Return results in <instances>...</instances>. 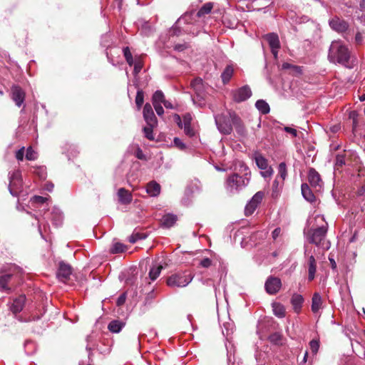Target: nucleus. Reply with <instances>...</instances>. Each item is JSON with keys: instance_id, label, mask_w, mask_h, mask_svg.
<instances>
[{"instance_id": "42", "label": "nucleus", "mask_w": 365, "mask_h": 365, "mask_svg": "<svg viewBox=\"0 0 365 365\" xmlns=\"http://www.w3.org/2000/svg\"><path fill=\"white\" fill-rule=\"evenodd\" d=\"M153 127L154 126L148 125L143 128L145 136L150 140H153L155 139L153 131Z\"/></svg>"}, {"instance_id": "51", "label": "nucleus", "mask_w": 365, "mask_h": 365, "mask_svg": "<svg viewBox=\"0 0 365 365\" xmlns=\"http://www.w3.org/2000/svg\"><path fill=\"white\" fill-rule=\"evenodd\" d=\"M24 155V148L19 149L16 153V158L18 160H23Z\"/></svg>"}, {"instance_id": "52", "label": "nucleus", "mask_w": 365, "mask_h": 365, "mask_svg": "<svg viewBox=\"0 0 365 365\" xmlns=\"http://www.w3.org/2000/svg\"><path fill=\"white\" fill-rule=\"evenodd\" d=\"M153 106L158 115H162L164 113V109L160 104H155Z\"/></svg>"}, {"instance_id": "30", "label": "nucleus", "mask_w": 365, "mask_h": 365, "mask_svg": "<svg viewBox=\"0 0 365 365\" xmlns=\"http://www.w3.org/2000/svg\"><path fill=\"white\" fill-rule=\"evenodd\" d=\"M123 326H124V323H123L118 320H113L109 323V324L108 326V329L111 332L118 333L121 330V329L123 328Z\"/></svg>"}, {"instance_id": "11", "label": "nucleus", "mask_w": 365, "mask_h": 365, "mask_svg": "<svg viewBox=\"0 0 365 365\" xmlns=\"http://www.w3.org/2000/svg\"><path fill=\"white\" fill-rule=\"evenodd\" d=\"M281 287V279L272 276L267 278L264 284L265 290L269 294H277L279 291Z\"/></svg>"}, {"instance_id": "7", "label": "nucleus", "mask_w": 365, "mask_h": 365, "mask_svg": "<svg viewBox=\"0 0 365 365\" xmlns=\"http://www.w3.org/2000/svg\"><path fill=\"white\" fill-rule=\"evenodd\" d=\"M264 197V192L263 191H258L256 192L245 206V215L246 216L251 215L255 211L258 205L262 202Z\"/></svg>"}, {"instance_id": "20", "label": "nucleus", "mask_w": 365, "mask_h": 365, "mask_svg": "<svg viewBox=\"0 0 365 365\" xmlns=\"http://www.w3.org/2000/svg\"><path fill=\"white\" fill-rule=\"evenodd\" d=\"M192 118L191 114L186 113L183 115V125L182 128H184L185 133L188 136H193L195 135V132L191 127V122Z\"/></svg>"}, {"instance_id": "14", "label": "nucleus", "mask_w": 365, "mask_h": 365, "mask_svg": "<svg viewBox=\"0 0 365 365\" xmlns=\"http://www.w3.org/2000/svg\"><path fill=\"white\" fill-rule=\"evenodd\" d=\"M143 117L148 125L155 126L157 124V118L153 110L152 106L147 103L143 108Z\"/></svg>"}, {"instance_id": "27", "label": "nucleus", "mask_w": 365, "mask_h": 365, "mask_svg": "<svg viewBox=\"0 0 365 365\" xmlns=\"http://www.w3.org/2000/svg\"><path fill=\"white\" fill-rule=\"evenodd\" d=\"M163 269L161 264H153L149 271V277L152 281L155 280Z\"/></svg>"}, {"instance_id": "61", "label": "nucleus", "mask_w": 365, "mask_h": 365, "mask_svg": "<svg viewBox=\"0 0 365 365\" xmlns=\"http://www.w3.org/2000/svg\"><path fill=\"white\" fill-rule=\"evenodd\" d=\"M307 357H308V352L306 351L304 353V357H303V359H302V361L301 362V364H307Z\"/></svg>"}, {"instance_id": "46", "label": "nucleus", "mask_w": 365, "mask_h": 365, "mask_svg": "<svg viewBox=\"0 0 365 365\" xmlns=\"http://www.w3.org/2000/svg\"><path fill=\"white\" fill-rule=\"evenodd\" d=\"M309 346L312 352L314 354H316L318 352L319 348V341L317 339H312L309 342Z\"/></svg>"}, {"instance_id": "17", "label": "nucleus", "mask_w": 365, "mask_h": 365, "mask_svg": "<svg viewBox=\"0 0 365 365\" xmlns=\"http://www.w3.org/2000/svg\"><path fill=\"white\" fill-rule=\"evenodd\" d=\"M12 277V274L4 272L0 273V291L6 292L7 293L11 292V288L9 287L8 284L11 281Z\"/></svg>"}, {"instance_id": "16", "label": "nucleus", "mask_w": 365, "mask_h": 365, "mask_svg": "<svg viewBox=\"0 0 365 365\" xmlns=\"http://www.w3.org/2000/svg\"><path fill=\"white\" fill-rule=\"evenodd\" d=\"M331 27L337 32L342 33L347 30L348 24L339 18H334L329 23Z\"/></svg>"}, {"instance_id": "41", "label": "nucleus", "mask_w": 365, "mask_h": 365, "mask_svg": "<svg viewBox=\"0 0 365 365\" xmlns=\"http://www.w3.org/2000/svg\"><path fill=\"white\" fill-rule=\"evenodd\" d=\"M345 165V155L343 154H338L336 156L335 167L339 169Z\"/></svg>"}, {"instance_id": "18", "label": "nucleus", "mask_w": 365, "mask_h": 365, "mask_svg": "<svg viewBox=\"0 0 365 365\" xmlns=\"http://www.w3.org/2000/svg\"><path fill=\"white\" fill-rule=\"evenodd\" d=\"M26 302L25 295H20L14 299L13 303L11 306V311L14 314L19 313L22 311Z\"/></svg>"}, {"instance_id": "31", "label": "nucleus", "mask_w": 365, "mask_h": 365, "mask_svg": "<svg viewBox=\"0 0 365 365\" xmlns=\"http://www.w3.org/2000/svg\"><path fill=\"white\" fill-rule=\"evenodd\" d=\"M272 309L274 315L278 317H284L285 316V308L280 303L274 302L272 304Z\"/></svg>"}, {"instance_id": "47", "label": "nucleus", "mask_w": 365, "mask_h": 365, "mask_svg": "<svg viewBox=\"0 0 365 365\" xmlns=\"http://www.w3.org/2000/svg\"><path fill=\"white\" fill-rule=\"evenodd\" d=\"M32 202L36 204H43L48 200L47 197L39 196V195H35L32 197Z\"/></svg>"}, {"instance_id": "5", "label": "nucleus", "mask_w": 365, "mask_h": 365, "mask_svg": "<svg viewBox=\"0 0 365 365\" xmlns=\"http://www.w3.org/2000/svg\"><path fill=\"white\" fill-rule=\"evenodd\" d=\"M215 123L220 133L229 135L232 131V121L230 115L220 114L215 116Z\"/></svg>"}, {"instance_id": "59", "label": "nucleus", "mask_w": 365, "mask_h": 365, "mask_svg": "<svg viewBox=\"0 0 365 365\" xmlns=\"http://www.w3.org/2000/svg\"><path fill=\"white\" fill-rule=\"evenodd\" d=\"M329 261H330V264H331V267L332 269H336V263L335 262V260L333 259V258H331L329 257Z\"/></svg>"}, {"instance_id": "34", "label": "nucleus", "mask_w": 365, "mask_h": 365, "mask_svg": "<svg viewBox=\"0 0 365 365\" xmlns=\"http://www.w3.org/2000/svg\"><path fill=\"white\" fill-rule=\"evenodd\" d=\"M287 175V165L284 162H282L279 163L278 166V175L277 180L274 181L276 182L277 180V178H280L282 180V182H283L285 180L286 177Z\"/></svg>"}, {"instance_id": "55", "label": "nucleus", "mask_w": 365, "mask_h": 365, "mask_svg": "<svg viewBox=\"0 0 365 365\" xmlns=\"http://www.w3.org/2000/svg\"><path fill=\"white\" fill-rule=\"evenodd\" d=\"M280 234H281V229L279 227L275 228L272 233V238L274 240H276L280 235Z\"/></svg>"}, {"instance_id": "37", "label": "nucleus", "mask_w": 365, "mask_h": 365, "mask_svg": "<svg viewBox=\"0 0 365 365\" xmlns=\"http://www.w3.org/2000/svg\"><path fill=\"white\" fill-rule=\"evenodd\" d=\"M127 250V246L123 245L121 242H115L113 245L112 247L110 248V253L112 254H118V253H122Z\"/></svg>"}, {"instance_id": "19", "label": "nucleus", "mask_w": 365, "mask_h": 365, "mask_svg": "<svg viewBox=\"0 0 365 365\" xmlns=\"http://www.w3.org/2000/svg\"><path fill=\"white\" fill-rule=\"evenodd\" d=\"M118 196L119 202L123 205L130 204L133 200L131 192L123 187L118 190Z\"/></svg>"}, {"instance_id": "43", "label": "nucleus", "mask_w": 365, "mask_h": 365, "mask_svg": "<svg viewBox=\"0 0 365 365\" xmlns=\"http://www.w3.org/2000/svg\"><path fill=\"white\" fill-rule=\"evenodd\" d=\"M123 54L127 63L130 66H132L133 64V58L128 47H125L123 48Z\"/></svg>"}, {"instance_id": "62", "label": "nucleus", "mask_w": 365, "mask_h": 365, "mask_svg": "<svg viewBox=\"0 0 365 365\" xmlns=\"http://www.w3.org/2000/svg\"><path fill=\"white\" fill-rule=\"evenodd\" d=\"M360 8L364 10L365 9V0H360Z\"/></svg>"}, {"instance_id": "25", "label": "nucleus", "mask_w": 365, "mask_h": 365, "mask_svg": "<svg viewBox=\"0 0 365 365\" xmlns=\"http://www.w3.org/2000/svg\"><path fill=\"white\" fill-rule=\"evenodd\" d=\"M302 194L303 197L309 202L315 201V196L307 183H303L301 186Z\"/></svg>"}, {"instance_id": "32", "label": "nucleus", "mask_w": 365, "mask_h": 365, "mask_svg": "<svg viewBox=\"0 0 365 365\" xmlns=\"http://www.w3.org/2000/svg\"><path fill=\"white\" fill-rule=\"evenodd\" d=\"M255 106L262 114L268 113L270 110L269 104L264 100L257 101Z\"/></svg>"}, {"instance_id": "2", "label": "nucleus", "mask_w": 365, "mask_h": 365, "mask_svg": "<svg viewBox=\"0 0 365 365\" xmlns=\"http://www.w3.org/2000/svg\"><path fill=\"white\" fill-rule=\"evenodd\" d=\"M247 173H245L243 176L237 173L230 175L226 180L227 189L231 192L242 190L250 182V178L247 177Z\"/></svg>"}, {"instance_id": "48", "label": "nucleus", "mask_w": 365, "mask_h": 365, "mask_svg": "<svg viewBox=\"0 0 365 365\" xmlns=\"http://www.w3.org/2000/svg\"><path fill=\"white\" fill-rule=\"evenodd\" d=\"M126 297H127L126 292H123V294H121L117 299V301H116L117 306L120 307V306L123 305L125 302Z\"/></svg>"}, {"instance_id": "15", "label": "nucleus", "mask_w": 365, "mask_h": 365, "mask_svg": "<svg viewBox=\"0 0 365 365\" xmlns=\"http://www.w3.org/2000/svg\"><path fill=\"white\" fill-rule=\"evenodd\" d=\"M308 180L313 187H321L323 183L319 173L313 168L309 170Z\"/></svg>"}, {"instance_id": "12", "label": "nucleus", "mask_w": 365, "mask_h": 365, "mask_svg": "<svg viewBox=\"0 0 365 365\" xmlns=\"http://www.w3.org/2000/svg\"><path fill=\"white\" fill-rule=\"evenodd\" d=\"M255 160L257 167L264 170L261 173L263 177H269L272 174V169L268 165L267 160L261 154H255Z\"/></svg>"}, {"instance_id": "56", "label": "nucleus", "mask_w": 365, "mask_h": 365, "mask_svg": "<svg viewBox=\"0 0 365 365\" xmlns=\"http://www.w3.org/2000/svg\"><path fill=\"white\" fill-rule=\"evenodd\" d=\"M363 36L360 32H357L355 36V41L357 44H360L362 42Z\"/></svg>"}, {"instance_id": "40", "label": "nucleus", "mask_w": 365, "mask_h": 365, "mask_svg": "<svg viewBox=\"0 0 365 365\" xmlns=\"http://www.w3.org/2000/svg\"><path fill=\"white\" fill-rule=\"evenodd\" d=\"M269 339L274 344L279 345L282 344V336L279 333H274L269 336Z\"/></svg>"}, {"instance_id": "36", "label": "nucleus", "mask_w": 365, "mask_h": 365, "mask_svg": "<svg viewBox=\"0 0 365 365\" xmlns=\"http://www.w3.org/2000/svg\"><path fill=\"white\" fill-rule=\"evenodd\" d=\"M152 101L153 106L163 103L165 101L163 93L161 91H156L153 95Z\"/></svg>"}, {"instance_id": "39", "label": "nucleus", "mask_w": 365, "mask_h": 365, "mask_svg": "<svg viewBox=\"0 0 365 365\" xmlns=\"http://www.w3.org/2000/svg\"><path fill=\"white\" fill-rule=\"evenodd\" d=\"M145 235L143 233H140V232H133L129 237H128V241L129 242L132 243V244H134L138 240H142V239H145Z\"/></svg>"}, {"instance_id": "13", "label": "nucleus", "mask_w": 365, "mask_h": 365, "mask_svg": "<svg viewBox=\"0 0 365 365\" xmlns=\"http://www.w3.org/2000/svg\"><path fill=\"white\" fill-rule=\"evenodd\" d=\"M11 98L18 107H20L25 100V93L19 86H13L11 89Z\"/></svg>"}, {"instance_id": "23", "label": "nucleus", "mask_w": 365, "mask_h": 365, "mask_svg": "<svg viewBox=\"0 0 365 365\" xmlns=\"http://www.w3.org/2000/svg\"><path fill=\"white\" fill-rule=\"evenodd\" d=\"M303 302L304 298L301 294H294L292 295L291 303L296 313H299L300 312Z\"/></svg>"}, {"instance_id": "57", "label": "nucleus", "mask_w": 365, "mask_h": 365, "mask_svg": "<svg viewBox=\"0 0 365 365\" xmlns=\"http://www.w3.org/2000/svg\"><path fill=\"white\" fill-rule=\"evenodd\" d=\"M136 158L140 160H145V157L140 149H138L136 152Z\"/></svg>"}, {"instance_id": "44", "label": "nucleus", "mask_w": 365, "mask_h": 365, "mask_svg": "<svg viewBox=\"0 0 365 365\" xmlns=\"http://www.w3.org/2000/svg\"><path fill=\"white\" fill-rule=\"evenodd\" d=\"M358 116H359V114L355 110H352L349 113V117L350 119L352 120V127H353V130H354L357 125H358Z\"/></svg>"}, {"instance_id": "50", "label": "nucleus", "mask_w": 365, "mask_h": 365, "mask_svg": "<svg viewBox=\"0 0 365 365\" xmlns=\"http://www.w3.org/2000/svg\"><path fill=\"white\" fill-rule=\"evenodd\" d=\"M174 144L180 150H184L185 148V145L182 142V140L178 138H174Z\"/></svg>"}, {"instance_id": "10", "label": "nucleus", "mask_w": 365, "mask_h": 365, "mask_svg": "<svg viewBox=\"0 0 365 365\" xmlns=\"http://www.w3.org/2000/svg\"><path fill=\"white\" fill-rule=\"evenodd\" d=\"M264 38L267 41L274 58H277L278 51L280 48V42L278 35L275 33H269L266 34Z\"/></svg>"}, {"instance_id": "58", "label": "nucleus", "mask_w": 365, "mask_h": 365, "mask_svg": "<svg viewBox=\"0 0 365 365\" xmlns=\"http://www.w3.org/2000/svg\"><path fill=\"white\" fill-rule=\"evenodd\" d=\"M141 68H142V65L140 63H135V66H134V72L135 73H138L140 71Z\"/></svg>"}, {"instance_id": "22", "label": "nucleus", "mask_w": 365, "mask_h": 365, "mask_svg": "<svg viewBox=\"0 0 365 365\" xmlns=\"http://www.w3.org/2000/svg\"><path fill=\"white\" fill-rule=\"evenodd\" d=\"M178 220V217L175 215L168 213L163 216L161 224L166 228L173 227Z\"/></svg>"}, {"instance_id": "3", "label": "nucleus", "mask_w": 365, "mask_h": 365, "mask_svg": "<svg viewBox=\"0 0 365 365\" xmlns=\"http://www.w3.org/2000/svg\"><path fill=\"white\" fill-rule=\"evenodd\" d=\"M327 233V226H322L315 229H309L307 232V239L311 244L320 246L324 240Z\"/></svg>"}, {"instance_id": "26", "label": "nucleus", "mask_w": 365, "mask_h": 365, "mask_svg": "<svg viewBox=\"0 0 365 365\" xmlns=\"http://www.w3.org/2000/svg\"><path fill=\"white\" fill-rule=\"evenodd\" d=\"M322 304V300L320 294L317 292H315L313 294L312 299V311L314 313H317L319 309L321 308Z\"/></svg>"}, {"instance_id": "6", "label": "nucleus", "mask_w": 365, "mask_h": 365, "mask_svg": "<svg viewBox=\"0 0 365 365\" xmlns=\"http://www.w3.org/2000/svg\"><path fill=\"white\" fill-rule=\"evenodd\" d=\"M73 272L71 266L65 262H60L56 272L57 279L63 283H66L70 280Z\"/></svg>"}, {"instance_id": "63", "label": "nucleus", "mask_w": 365, "mask_h": 365, "mask_svg": "<svg viewBox=\"0 0 365 365\" xmlns=\"http://www.w3.org/2000/svg\"><path fill=\"white\" fill-rule=\"evenodd\" d=\"M359 100L361 101H365V93H364L363 95H361V96H359Z\"/></svg>"}, {"instance_id": "60", "label": "nucleus", "mask_w": 365, "mask_h": 365, "mask_svg": "<svg viewBox=\"0 0 365 365\" xmlns=\"http://www.w3.org/2000/svg\"><path fill=\"white\" fill-rule=\"evenodd\" d=\"M163 105L166 108H173L172 103L166 100L164 101Z\"/></svg>"}, {"instance_id": "33", "label": "nucleus", "mask_w": 365, "mask_h": 365, "mask_svg": "<svg viewBox=\"0 0 365 365\" xmlns=\"http://www.w3.org/2000/svg\"><path fill=\"white\" fill-rule=\"evenodd\" d=\"M213 8V4L211 2H208L205 4L197 11V16L202 17L205 14H207L211 12Z\"/></svg>"}, {"instance_id": "21", "label": "nucleus", "mask_w": 365, "mask_h": 365, "mask_svg": "<svg viewBox=\"0 0 365 365\" xmlns=\"http://www.w3.org/2000/svg\"><path fill=\"white\" fill-rule=\"evenodd\" d=\"M160 185L155 181H151L147 184L146 192L152 197H157L160 193Z\"/></svg>"}, {"instance_id": "53", "label": "nucleus", "mask_w": 365, "mask_h": 365, "mask_svg": "<svg viewBox=\"0 0 365 365\" xmlns=\"http://www.w3.org/2000/svg\"><path fill=\"white\" fill-rule=\"evenodd\" d=\"M284 129L287 133L292 134L294 137L297 135V131L294 128L290 127H284Z\"/></svg>"}, {"instance_id": "8", "label": "nucleus", "mask_w": 365, "mask_h": 365, "mask_svg": "<svg viewBox=\"0 0 365 365\" xmlns=\"http://www.w3.org/2000/svg\"><path fill=\"white\" fill-rule=\"evenodd\" d=\"M228 113L232 121V125L235 127L237 133L241 136H245L247 129L241 118L235 111L229 110Z\"/></svg>"}, {"instance_id": "64", "label": "nucleus", "mask_w": 365, "mask_h": 365, "mask_svg": "<svg viewBox=\"0 0 365 365\" xmlns=\"http://www.w3.org/2000/svg\"><path fill=\"white\" fill-rule=\"evenodd\" d=\"M331 129L333 132H336L338 130V128L336 126L333 127Z\"/></svg>"}, {"instance_id": "29", "label": "nucleus", "mask_w": 365, "mask_h": 365, "mask_svg": "<svg viewBox=\"0 0 365 365\" xmlns=\"http://www.w3.org/2000/svg\"><path fill=\"white\" fill-rule=\"evenodd\" d=\"M190 86L197 95H200L203 89L202 80L200 78L193 79L190 83Z\"/></svg>"}, {"instance_id": "54", "label": "nucleus", "mask_w": 365, "mask_h": 365, "mask_svg": "<svg viewBox=\"0 0 365 365\" xmlns=\"http://www.w3.org/2000/svg\"><path fill=\"white\" fill-rule=\"evenodd\" d=\"M174 119L180 128H182L183 122H182L180 116L178 114H175Z\"/></svg>"}, {"instance_id": "24", "label": "nucleus", "mask_w": 365, "mask_h": 365, "mask_svg": "<svg viewBox=\"0 0 365 365\" xmlns=\"http://www.w3.org/2000/svg\"><path fill=\"white\" fill-rule=\"evenodd\" d=\"M308 265H309L308 280L312 281L315 277V273H316V270H317V262H316L315 258L313 255H311L309 257Z\"/></svg>"}, {"instance_id": "49", "label": "nucleus", "mask_w": 365, "mask_h": 365, "mask_svg": "<svg viewBox=\"0 0 365 365\" xmlns=\"http://www.w3.org/2000/svg\"><path fill=\"white\" fill-rule=\"evenodd\" d=\"M200 264L202 267L208 268L212 265V260L207 257L204 258L200 261Z\"/></svg>"}, {"instance_id": "9", "label": "nucleus", "mask_w": 365, "mask_h": 365, "mask_svg": "<svg viewBox=\"0 0 365 365\" xmlns=\"http://www.w3.org/2000/svg\"><path fill=\"white\" fill-rule=\"evenodd\" d=\"M232 99L236 103H241L250 98L252 96L250 88L246 85L238 89L232 91Z\"/></svg>"}, {"instance_id": "28", "label": "nucleus", "mask_w": 365, "mask_h": 365, "mask_svg": "<svg viewBox=\"0 0 365 365\" xmlns=\"http://www.w3.org/2000/svg\"><path fill=\"white\" fill-rule=\"evenodd\" d=\"M234 73L232 66H227L224 71L221 74L222 81L224 84H227L231 79Z\"/></svg>"}, {"instance_id": "1", "label": "nucleus", "mask_w": 365, "mask_h": 365, "mask_svg": "<svg viewBox=\"0 0 365 365\" xmlns=\"http://www.w3.org/2000/svg\"><path fill=\"white\" fill-rule=\"evenodd\" d=\"M328 58L332 63H338L346 67H350L351 52L348 47L339 41L331 42Z\"/></svg>"}, {"instance_id": "35", "label": "nucleus", "mask_w": 365, "mask_h": 365, "mask_svg": "<svg viewBox=\"0 0 365 365\" xmlns=\"http://www.w3.org/2000/svg\"><path fill=\"white\" fill-rule=\"evenodd\" d=\"M282 68L284 70H288L289 69L291 71L290 73L293 75H297L301 73V68L298 66L292 65L289 63H284L282 65Z\"/></svg>"}, {"instance_id": "4", "label": "nucleus", "mask_w": 365, "mask_h": 365, "mask_svg": "<svg viewBox=\"0 0 365 365\" xmlns=\"http://www.w3.org/2000/svg\"><path fill=\"white\" fill-rule=\"evenodd\" d=\"M192 280L191 274L185 273H177L168 277L166 283L168 286L173 287H184L189 284Z\"/></svg>"}, {"instance_id": "45", "label": "nucleus", "mask_w": 365, "mask_h": 365, "mask_svg": "<svg viewBox=\"0 0 365 365\" xmlns=\"http://www.w3.org/2000/svg\"><path fill=\"white\" fill-rule=\"evenodd\" d=\"M26 158L28 160H34L37 158L36 153L32 149L31 147L27 148Z\"/></svg>"}, {"instance_id": "38", "label": "nucleus", "mask_w": 365, "mask_h": 365, "mask_svg": "<svg viewBox=\"0 0 365 365\" xmlns=\"http://www.w3.org/2000/svg\"><path fill=\"white\" fill-rule=\"evenodd\" d=\"M144 102V93L142 90H138L135 96V104L138 109H140Z\"/></svg>"}]
</instances>
